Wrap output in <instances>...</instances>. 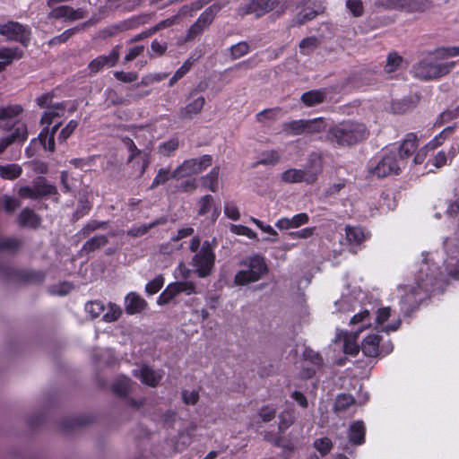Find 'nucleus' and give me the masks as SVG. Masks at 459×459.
Wrapping results in <instances>:
<instances>
[{"label": "nucleus", "mask_w": 459, "mask_h": 459, "mask_svg": "<svg viewBox=\"0 0 459 459\" xmlns=\"http://www.w3.org/2000/svg\"><path fill=\"white\" fill-rule=\"evenodd\" d=\"M403 57L397 52H391L388 54L386 57V64L385 65L384 71L386 74H392L396 72L403 64Z\"/></svg>", "instance_id": "58836bf2"}, {"label": "nucleus", "mask_w": 459, "mask_h": 459, "mask_svg": "<svg viewBox=\"0 0 459 459\" xmlns=\"http://www.w3.org/2000/svg\"><path fill=\"white\" fill-rule=\"evenodd\" d=\"M28 138V128L26 124H18L11 134L0 140V154L15 142H24Z\"/></svg>", "instance_id": "b1692460"}, {"label": "nucleus", "mask_w": 459, "mask_h": 459, "mask_svg": "<svg viewBox=\"0 0 459 459\" xmlns=\"http://www.w3.org/2000/svg\"><path fill=\"white\" fill-rule=\"evenodd\" d=\"M108 243V238L105 235H96L82 246V251L92 252L104 247Z\"/></svg>", "instance_id": "a19ab883"}, {"label": "nucleus", "mask_w": 459, "mask_h": 459, "mask_svg": "<svg viewBox=\"0 0 459 459\" xmlns=\"http://www.w3.org/2000/svg\"><path fill=\"white\" fill-rule=\"evenodd\" d=\"M22 56V51L18 48H4L0 49V71L11 64L13 60L20 59Z\"/></svg>", "instance_id": "c85d7f7f"}, {"label": "nucleus", "mask_w": 459, "mask_h": 459, "mask_svg": "<svg viewBox=\"0 0 459 459\" xmlns=\"http://www.w3.org/2000/svg\"><path fill=\"white\" fill-rule=\"evenodd\" d=\"M316 231V227L304 228L298 231H292L289 233L290 238H302L307 239L311 238Z\"/></svg>", "instance_id": "338daca9"}, {"label": "nucleus", "mask_w": 459, "mask_h": 459, "mask_svg": "<svg viewBox=\"0 0 459 459\" xmlns=\"http://www.w3.org/2000/svg\"><path fill=\"white\" fill-rule=\"evenodd\" d=\"M300 4L303 8L292 20L294 26H300L306 22L313 20L316 15L325 11V7L318 4L316 0H302Z\"/></svg>", "instance_id": "2eb2a0df"}, {"label": "nucleus", "mask_w": 459, "mask_h": 459, "mask_svg": "<svg viewBox=\"0 0 459 459\" xmlns=\"http://www.w3.org/2000/svg\"><path fill=\"white\" fill-rule=\"evenodd\" d=\"M366 428L361 420L353 422L350 426L348 437L349 442L352 445H361L365 441Z\"/></svg>", "instance_id": "cd10ccee"}, {"label": "nucleus", "mask_w": 459, "mask_h": 459, "mask_svg": "<svg viewBox=\"0 0 459 459\" xmlns=\"http://www.w3.org/2000/svg\"><path fill=\"white\" fill-rule=\"evenodd\" d=\"M147 307V302L137 293L130 292L125 298V309L128 315L143 312Z\"/></svg>", "instance_id": "393cba45"}, {"label": "nucleus", "mask_w": 459, "mask_h": 459, "mask_svg": "<svg viewBox=\"0 0 459 459\" xmlns=\"http://www.w3.org/2000/svg\"><path fill=\"white\" fill-rule=\"evenodd\" d=\"M19 223L23 227L35 228L39 224V219L30 209H23L19 215Z\"/></svg>", "instance_id": "f704fd0d"}, {"label": "nucleus", "mask_w": 459, "mask_h": 459, "mask_svg": "<svg viewBox=\"0 0 459 459\" xmlns=\"http://www.w3.org/2000/svg\"><path fill=\"white\" fill-rule=\"evenodd\" d=\"M205 104V99L203 96H199L191 100L185 107L179 110V117L181 119H192L195 116L198 115Z\"/></svg>", "instance_id": "a878e982"}, {"label": "nucleus", "mask_w": 459, "mask_h": 459, "mask_svg": "<svg viewBox=\"0 0 459 459\" xmlns=\"http://www.w3.org/2000/svg\"><path fill=\"white\" fill-rule=\"evenodd\" d=\"M326 126V122L323 117H316L285 122L282 125V129L287 134L296 136L318 134L325 131Z\"/></svg>", "instance_id": "0eeeda50"}, {"label": "nucleus", "mask_w": 459, "mask_h": 459, "mask_svg": "<svg viewBox=\"0 0 459 459\" xmlns=\"http://www.w3.org/2000/svg\"><path fill=\"white\" fill-rule=\"evenodd\" d=\"M242 264L246 268L238 271L234 278V282L239 286L259 281L268 270L264 258L258 255L250 256Z\"/></svg>", "instance_id": "39448f33"}, {"label": "nucleus", "mask_w": 459, "mask_h": 459, "mask_svg": "<svg viewBox=\"0 0 459 459\" xmlns=\"http://www.w3.org/2000/svg\"><path fill=\"white\" fill-rule=\"evenodd\" d=\"M432 7L430 0H406V13H423Z\"/></svg>", "instance_id": "e433bc0d"}, {"label": "nucleus", "mask_w": 459, "mask_h": 459, "mask_svg": "<svg viewBox=\"0 0 459 459\" xmlns=\"http://www.w3.org/2000/svg\"><path fill=\"white\" fill-rule=\"evenodd\" d=\"M368 131L360 122L348 120L331 127L326 134L329 142L338 146H351L367 138Z\"/></svg>", "instance_id": "20e7f679"}, {"label": "nucleus", "mask_w": 459, "mask_h": 459, "mask_svg": "<svg viewBox=\"0 0 459 459\" xmlns=\"http://www.w3.org/2000/svg\"><path fill=\"white\" fill-rule=\"evenodd\" d=\"M345 235L347 241L351 244L359 245L365 239V234L359 227L346 226Z\"/></svg>", "instance_id": "4c0bfd02"}, {"label": "nucleus", "mask_w": 459, "mask_h": 459, "mask_svg": "<svg viewBox=\"0 0 459 459\" xmlns=\"http://www.w3.org/2000/svg\"><path fill=\"white\" fill-rule=\"evenodd\" d=\"M285 9V4L281 3L280 0H252L239 7L238 13L240 15L254 14L255 17H261L273 10H277L278 13H282Z\"/></svg>", "instance_id": "9d476101"}, {"label": "nucleus", "mask_w": 459, "mask_h": 459, "mask_svg": "<svg viewBox=\"0 0 459 459\" xmlns=\"http://www.w3.org/2000/svg\"><path fill=\"white\" fill-rule=\"evenodd\" d=\"M281 181L288 184L295 183H307V177L305 176L303 169H289L282 172L281 175Z\"/></svg>", "instance_id": "2f4dec72"}, {"label": "nucleus", "mask_w": 459, "mask_h": 459, "mask_svg": "<svg viewBox=\"0 0 459 459\" xmlns=\"http://www.w3.org/2000/svg\"><path fill=\"white\" fill-rule=\"evenodd\" d=\"M33 187L39 198L55 192V187L48 184L44 178H38L34 180Z\"/></svg>", "instance_id": "ea45409f"}, {"label": "nucleus", "mask_w": 459, "mask_h": 459, "mask_svg": "<svg viewBox=\"0 0 459 459\" xmlns=\"http://www.w3.org/2000/svg\"><path fill=\"white\" fill-rule=\"evenodd\" d=\"M454 132L453 126H448L445 128L442 132L439 133L437 136H435L431 141H429L425 148L429 150H434L438 146L442 145L446 139Z\"/></svg>", "instance_id": "37998d69"}, {"label": "nucleus", "mask_w": 459, "mask_h": 459, "mask_svg": "<svg viewBox=\"0 0 459 459\" xmlns=\"http://www.w3.org/2000/svg\"><path fill=\"white\" fill-rule=\"evenodd\" d=\"M179 141L178 138H171L167 142L160 143L158 147V153L164 157H169L178 150Z\"/></svg>", "instance_id": "a18cd8bd"}, {"label": "nucleus", "mask_w": 459, "mask_h": 459, "mask_svg": "<svg viewBox=\"0 0 459 459\" xmlns=\"http://www.w3.org/2000/svg\"><path fill=\"white\" fill-rule=\"evenodd\" d=\"M105 310L106 307L101 301H90L85 305L86 313L89 314L92 318L100 316Z\"/></svg>", "instance_id": "864d4df0"}, {"label": "nucleus", "mask_w": 459, "mask_h": 459, "mask_svg": "<svg viewBox=\"0 0 459 459\" xmlns=\"http://www.w3.org/2000/svg\"><path fill=\"white\" fill-rule=\"evenodd\" d=\"M281 160V154L276 150H268L263 152L255 165H265V166H274Z\"/></svg>", "instance_id": "c9c22d12"}, {"label": "nucleus", "mask_w": 459, "mask_h": 459, "mask_svg": "<svg viewBox=\"0 0 459 459\" xmlns=\"http://www.w3.org/2000/svg\"><path fill=\"white\" fill-rule=\"evenodd\" d=\"M78 126V122L76 120H70L68 124L60 131L57 140L59 143H65L74 132L76 127Z\"/></svg>", "instance_id": "052dcab7"}, {"label": "nucleus", "mask_w": 459, "mask_h": 459, "mask_svg": "<svg viewBox=\"0 0 459 459\" xmlns=\"http://www.w3.org/2000/svg\"><path fill=\"white\" fill-rule=\"evenodd\" d=\"M323 171V158L319 153H311L308 157L307 163L303 169L307 177V184H313L316 181L318 176Z\"/></svg>", "instance_id": "a211bd4d"}, {"label": "nucleus", "mask_w": 459, "mask_h": 459, "mask_svg": "<svg viewBox=\"0 0 459 459\" xmlns=\"http://www.w3.org/2000/svg\"><path fill=\"white\" fill-rule=\"evenodd\" d=\"M251 221L255 223L263 232L267 233L269 236L264 238L265 241L276 242L278 240V232L271 226L265 225L260 220L252 217Z\"/></svg>", "instance_id": "de8ad7c7"}, {"label": "nucleus", "mask_w": 459, "mask_h": 459, "mask_svg": "<svg viewBox=\"0 0 459 459\" xmlns=\"http://www.w3.org/2000/svg\"><path fill=\"white\" fill-rule=\"evenodd\" d=\"M22 173V169L19 164L11 163L0 165V177L6 180H14Z\"/></svg>", "instance_id": "72a5a7b5"}, {"label": "nucleus", "mask_w": 459, "mask_h": 459, "mask_svg": "<svg viewBox=\"0 0 459 459\" xmlns=\"http://www.w3.org/2000/svg\"><path fill=\"white\" fill-rule=\"evenodd\" d=\"M313 446L315 449L318 451L323 456L329 454L333 448V443L331 439L325 437L316 439Z\"/></svg>", "instance_id": "4d7b16f0"}, {"label": "nucleus", "mask_w": 459, "mask_h": 459, "mask_svg": "<svg viewBox=\"0 0 459 459\" xmlns=\"http://www.w3.org/2000/svg\"><path fill=\"white\" fill-rule=\"evenodd\" d=\"M224 214L232 221H238L240 218V212L238 206L230 201L224 204Z\"/></svg>", "instance_id": "e2e57ef3"}, {"label": "nucleus", "mask_w": 459, "mask_h": 459, "mask_svg": "<svg viewBox=\"0 0 459 459\" xmlns=\"http://www.w3.org/2000/svg\"><path fill=\"white\" fill-rule=\"evenodd\" d=\"M374 5L378 10L405 12L406 0H376Z\"/></svg>", "instance_id": "7c9ffc66"}, {"label": "nucleus", "mask_w": 459, "mask_h": 459, "mask_svg": "<svg viewBox=\"0 0 459 459\" xmlns=\"http://www.w3.org/2000/svg\"><path fill=\"white\" fill-rule=\"evenodd\" d=\"M213 203V198L212 195H207L202 197L199 201V209L198 214L204 215L206 214L212 208Z\"/></svg>", "instance_id": "774afa93"}, {"label": "nucleus", "mask_w": 459, "mask_h": 459, "mask_svg": "<svg viewBox=\"0 0 459 459\" xmlns=\"http://www.w3.org/2000/svg\"><path fill=\"white\" fill-rule=\"evenodd\" d=\"M211 165L212 157L210 155H203L199 158L186 160L172 171V176L175 179L190 177L201 173Z\"/></svg>", "instance_id": "9b49d317"}, {"label": "nucleus", "mask_w": 459, "mask_h": 459, "mask_svg": "<svg viewBox=\"0 0 459 459\" xmlns=\"http://www.w3.org/2000/svg\"><path fill=\"white\" fill-rule=\"evenodd\" d=\"M220 11V7L218 5H212L208 7L197 19L199 23H202L205 28L208 27L212 22L213 21L214 17Z\"/></svg>", "instance_id": "603ef678"}, {"label": "nucleus", "mask_w": 459, "mask_h": 459, "mask_svg": "<svg viewBox=\"0 0 459 459\" xmlns=\"http://www.w3.org/2000/svg\"><path fill=\"white\" fill-rule=\"evenodd\" d=\"M23 108L19 104L0 106V129L13 132L18 124H25L19 119Z\"/></svg>", "instance_id": "ddd939ff"}, {"label": "nucleus", "mask_w": 459, "mask_h": 459, "mask_svg": "<svg viewBox=\"0 0 459 459\" xmlns=\"http://www.w3.org/2000/svg\"><path fill=\"white\" fill-rule=\"evenodd\" d=\"M355 403L354 398L349 394H340L337 396L334 403V411L336 412H344L346 411L350 406L353 405Z\"/></svg>", "instance_id": "49530a36"}, {"label": "nucleus", "mask_w": 459, "mask_h": 459, "mask_svg": "<svg viewBox=\"0 0 459 459\" xmlns=\"http://www.w3.org/2000/svg\"><path fill=\"white\" fill-rule=\"evenodd\" d=\"M380 336L376 333L368 334L362 342V352L368 357H377L380 353L387 354L393 350L391 343L383 344L381 347Z\"/></svg>", "instance_id": "f3484780"}, {"label": "nucleus", "mask_w": 459, "mask_h": 459, "mask_svg": "<svg viewBox=\"0 0 459 459\" xmlns=\"http://www.w3.org/2000/svg\"><path fill=\"white\" fill-rule=\"evenodd\" d=\"M188 12V7L187 6H183L178 14L170 17V18H168L166 20H163V21H160L159 23H157L155 26L153 27H151L149 29V34H154L156 33L157 31L160 30H163V29H166V28H169L174 24H176L178 22V19L181 16V15H185L186 14V13Z\"/></svg>", "instance_id": "473e14b6"}, {"label": "nucleus", "mask_w": 459, "mask_h": 459, "mask_svg": "<svg viewBox=\"0 0 459 459\" xmlns=\"http://www.w3.org/2000/svg\"><path fill=\"white\" fill-rule=\"evenodd\" d=\"M119 55V47L116 46L108 56H100L93 59L89 64V69L91 73H98L105 66L112 67L117 64Z\"/></svg>", "instance_id": "aec40b11"}, {"label": "nucleus", "mask_w": 459, "mask_h": 459, "mask_svg": "<svg viewBox=\"0 0 459 459\" xmlns=\"http://www.w3.org/2000/svg\"><path fill=\"white\" fill-rule=\"evenodd\" d=\"M215 261V254L209 244L204 242L198 252L191 260V265L200 278H205L212 274Z\"/></svg>", "instance_id": "6e6552de"}, {"label": "nucleus", "mask_w": 459, "mask_h": 459, "mask_svg": "<svg viewBox=\"0 0 459 459\" xmlns=\"http://www.w3.org/2000/svg\"><path fill=\"white\" fill-rule=\"evenodd\" d=\"M230 230L233 234L246 236L250 239L257 238V234L255 231H253L250 228L244 225L231 224L230 226Z\"/></svg>", "instance_id": "bf43d9fd"}, {"label": "nucleus", "mask_w": 459, "mask_h": 459, "mask_svg": "<svg viewBox=\"0 0 459 459\" xmlns=\"http://www.w3.org/2000/svg\"><path fill=\"white\" fill-rule=\"evenodd\" d=\"M457 56H459V47L439 48L413 66V76L423 81L436 80L445 76L455 65L454 61L446 60Z\"/></svg>", "instance_id": "f03ea898"}, {"label": "nucleus", "mask_w": 459, "mask_h": 459, "mask_svg": "<svg viewBox=\"0 0 459 459\" xmlns=\"http://www.w3.org/2000/svg\"><path fill=\"white\" fill-rule=\"evenodd\" d=\"M327 98V91L325 89L312 90L304 92L301 95V101L307 107H314L322 104Z\"/></svg>", "instance_id": "bb28decb"}, {"label": "nucleus", "mask_w": 459, "mask_h": 459, "mask_svg": "<svg viewBox=\"0 0 459 459\" xmlns=\"http://www.w3.org/2000/svg\"><path fill=\"white\" fill-rule=\"evenodd\" d=\"M391 308L384 307L377 309L375 318V324L377 328L385 333L394 332L399 329L401 320L398 317L391 318Z\"/></svg>", "instance_id": "dca6fc26"}, {"label": "nucleus", "mask_w": 459, "mask_h": 459, "mask_svg": "<svg viewBox=\"0 0 459 459\" xmlns=\"http://www.w3.org/2000/svg\"><path fill=\"white\" fill-rule=\"evenodd\" d=\"M131 380L126 377H119L113 384V392L118 395H126L131 389Z\"/></svg>", "instance_id": "79ce46f5"}, {"label": "nucleus", "mask_w": 459, "mask_h": 459, "mask_svg": "<svg viewBox=\"0 0 459 459\" xmlns=\"http://www.w3.org/2000/svg\"><path fill=\"white\" fill-rule=\"evenodd\" d=\"M345 5L352 16L356 18L361 17L364 14L362 0H346Z\"/></svg>", "instance_id": "13d9d810"}, {"label": "nucleus", "mask_w": 459, "mask_h": 459, "mask_svg": "<svg viewBox=\"0 0 459 459\" xmlns=\"http://www.w3.org/2000/svg\"><path fill=\"white\" fill-rule=\"evenodd\" d=\"M140 154H141L140 150L134 149L133 152H130L127 161L130 163L136 158H139V160L136 161V163L140 165V169L138 170V176L142 177L144 174L147 167L149 166V160H148V157L146 154L143 156H140Z\"/></svg>", "instance_id": "c03bdc74"}, {"label": "nucleus", "mask_w": 459, "mask_h": 459, "mask_svg": "<svg viewBox=\"0 0 459 459\" xmlns=\"http://www.w3.org/2000/svg\"><path fill=\"white\" fill-rule=\"evenodd\" d=\"M170 178H175L172 176V172H170V169L167 168H161L158 170L150 188L154 189L160 185L165 184Z\"/></svg>", "instance_id": "8fccbe9b"}, {"label": "nucleus", "mask_w": 459, "mask_h": 459, "mask_svg": "<svg viewBox=\"0 0 459 459\" xmlns=\"http://www.w3.org/2000/svg\"><path fill=\"white\" fill-rule=\"evenodd\" d=\"M122 315V309L119 306L114 303H108L106 310L102 314V319L105 322H114L117 320Z\"/></svg>", "instance_id": "09e8293b"}, {"label": "nucleus", "mask_w": 459, "mask_h": 459, "mask_svg": "<svg viewBox=\"0 0 459 459\" xmlns=\"http://www.w3.org/2000/svg\"><path fill=\"white\" fill-rule=\"evenodd\" d=\"M309 216L306 212H300L292 217H282L275 222V227L280 230H288L290 229H298L307 224Z\"/></svg>", "instance_id": "5701e85b"}, {"label": "nucleus", "mask_w": 459, "mask_h": 459, "mask_svg": "<svg viewBox=\"0 0 459 459\" xmlns=\"http://www.w3.org/2000/svg\"><path fill=\"white\" fill-rule=\"evenodd\" d=\"M134 375L140 378L142 383L151 387H155L160 382L163 373L155 370L149 366H143L140 369L134 370Z\"/></svg>", "instance_id": "4be33fe9"}, {"label": "nucleus", "mask_w": 459, "mask_h": 459, "mask_svg": "<svg viewBox=\"0 0 459 459\" xmlns=\"http://www.w3.org/2000/svg\"><path fill=\"white\" fill-rule=\"evenodd\" d=\"M180 293L191 295L196 293V287L193 281H175L169 283L166 289L161 292L157 299L159 305H165L169 303L174 298Z\"/></svg>", "instance_id": "f8f14e48"}, {"label": "nucleus", "mask_w": 459, "mask_h": 459, "mask_svg": "<svg viewBox=\"0 0 459 459\" xmlns=\"http://www.w3.org/2000/svg\"><path fill=\"white\" fill-rule=\"evenodd\" d=\"M0 34L8 40H16L23 46L30 41V32L24 26L16 22H7L0 25Z\"/></svg>", "instance_id": "4468645a"}, {"label": "nucleus", "mask_w": 459, "mask_h": 459, "mask_svg": "<svg viewBox=\"0 0 459 459\" xmlns=\"http://www.w3.org/2000/svg\"><path fill=\"white\" fill-rule=\"evenodd\" d=\"M319 45V40L316 37H307L299 42L300 53L303 55H309Z\"/></svg>", "instance_id": "3c124183"}, {"label": "nucleus", "mask_w": 459, "mask_h": 459, "mask_svg": "<svg viewBox=\"0 0 459 459\" xmlns=\"http://www.w3.org/2000/svg\"><path fill=\"white\" fill-rule=\"evenodd\" d=\"M107 224V221H91L82 229L80 234L83 237L89 236L94 230L106 228Z\"/></svg>", "instance_id": "680f3d73"}, {"label": "nucleus", "mask_w": 459, "mask_h": 459, "mask_svg": "<svg viewBox=\"0 0 459 459\" xmlns=\"http://www.w3.org/2000/svg\"><path fill=\"white\" fill-rule=\"evenodd\" d=\"M231 57L233 59H238L246 56L250 51V47L247 42L240 41L230 48Z\"/></svg>", "instance_id": "6e6d98bb"}, {"label": "nucleus", "mask_w": 459, "mask_h": 459, "mask_svg": "<svg viewBox=\"0 0 459 459\" xmlns=\"http://www.w3.org/2000/svg\"><path fill=\"white\" fill-rule=\"evenodd\" d=\"M76 108L77 107L74 103L70 104L68 107L67 102L55 103L47 108L40 118V124L46 126L39 134V139L45 150L51 152L55 151V135L61 123H56L52 127H49V126L55 122L56 119L64 117L66 110H68L69 113H74Z\"/></svg>", "instance_id": "7ed1b4c3"}, {"label": "nucleus", "mask_w": 459, "mask_h": 459, "mask_svg": "<svg viewBox=\"0 0 459 459\" xmlns=\"http://www.w3.org/2000/svg\"><path fill=\"white\" fill-rule=\"evenodd\" d=\"M418 148V139L415 134H410L400 143L398 148H393L391 151L397 152V159L403 160V165L406 163V160L412 155Z\"/></svg>", "instance_id": "412c9836"}, {"label": "nucleus", "mask_w": 459, "mask_h": 459, "mask_svg": "<svg viewBox=\"0 0 459 459\" xmlns=\"http://www.w3.org/2000/svg\"><path fill=\"white\" fill-rule=\"evenodd\" d=\"M163 284L164 278L161 275H158L146 284L145 290L151 295L155 294L162 288Z\"/></svg>", "instance_id": "0e129e2a"}, {"label": "nucleus", "mask_w": 459, "mask_h": 459, "mask_svg": "<svg viewBox=\"0 0 459 459\" xmlns=\"http://www.w3.org/2000/svg\"><path fill=\"white\" fill-rule=\"evenodd\" d=\"M403 167V160L397 159V152L390 150L375 166H370L368 171L373 176L384 178L398 174Z\"/></svg>", "instance_id": "1a4fd4ad"}, {"label": "nucleus", "mask_w": 459, "mask_h": 459, "mask_svg": "<svg viewBox=\"0 0 459 459\" xmlns=\"http://www.w3.org/2000/svg\"><path fill=\"white\" fill-rule=\"evenodd\" d=\"M218 169H213L208 175L202 178L203 186L212 192H216L218 189Z\"/></svg>", "instance_id": "5fc2aeb1"}, {"label": "nucleus", "mask_w": 459, "mask_h": 459, "mask_svg": "<svg viewBox=\"0 0 459 459\" xmlns=\"http://www.w3.org/2000/svg\"><path fill=\"white\" fill-rule=\"evenodd\" d=\"M351 325H358L360 324L359 329L354 333H338L336 336V340L342 339L343 342V351L346 354L356 355L359 351V346L357 343L358 334L363 330L371 326V319L370 313L368 310H363L356 315H354L351 320Z\"/></svg>", "instance_id": "423d86ee"}, {"label": "nucleus", "mask_w": 459, "mask_h": 459, "mask_svg": "<svg viewBox=\"0 0 459 459\" xmlns=\"http://www.w3.org/2000/svg\"><path fill=\"white\" fill-rule=\"evenodd\" d=\"M166 221L167 220L165 218H159L148 224L134 226L129 230H127L126 234L133 238H139L145 235L150 230L166 223Z\"/></svg>", "instance_id": "c756f323"}, {"label": "nucleus", "mask_w": 459, "mask_h": 459, "mask_svg": "<svg viewBox=\"0 0 459 459\" xmlns=\"http://www.w3.org/2000/svg\"><path fill=\"white\" fill-rule=\"evenodd\" d=\"M86 13L82 8L74 9L67 5L58 6L49 13V17L54 19H65L69 22H74L83 19Z\"/></svg>", "instance_id": "6ab92c4d"}, {"label": "nucleus", "mask_w": 459, "mask_h": 459, "mask_svg": "<svg viewBox=\"0 0 459 459\" xmlns=\"http://www.w3.org/2000/svg\"><path fill=\"white\" fill-rule=\"evenodd\" d=\"M276 408L271 405H266L259 410L258 416L263 422H269L274 419L276 415Z\"/></svg>", "instance_id": "69168bd1"}, {"label": "nucleus", "mask_w": 459, "mask_h": 459, "mask_svg": "<svg viewBox=\"0 0 459 459\" xmlns=\"http://www.w3.org/2000/svg\"><path fill=\"white\" fill-rule=\"evenodd\" d=\"M447 252V258L444 261V271L439 267L432 269L435 264L434 255L430 258L423 259V265L416 276L417 287L413 285L401 286L399 290L403 293L401 297L402 311L408 315L417 307L424 295L438 290L442 283L446 281V274L452 279L459 280V259L448 251V241L445 242Z\"/></svg>", "instance_id": "f257e3e1"}]
</instances>
